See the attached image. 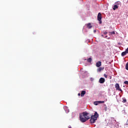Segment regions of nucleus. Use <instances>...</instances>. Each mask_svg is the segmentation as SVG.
<instances>
[{
  "mask_svg": "<svg viewBox=\"0 0 128 128\" xmlns=\"http://www.w3.org/2000/svg\"><path fill=\"white\" fill-rule=\"evenodd\" d=\"M82 116L84 118H86V120H90V124H94L96 122V121L98 120V118L99 115L98 114V112H96L94 114V115H92L91 116H90L88 114H90L88 113V112H83L82 113Z\"/></svg>",
  "mask_w": 128,
  "mask_h": 128,
  "instance_id": "1",
  "label": "nucleus"
},
{
  "mask_svg": "<svg viewBox=\"0 0 128 128\" xmlns=\"http://www.w3.org/2000/svg\"><path fill=\"white\" fill-rule=\"evenodd\" d=\"M80 118L81 122H86L88 120L86 118H84V116L82 114L80 115Z\"/></svg>",
  "mask_w": 128,
  "mask_h": 128,
  "instance_id": "2",
  "label": "nucleus"
},
{
  "mask_svg": "<svg viewBox=\"0 0 128 128\" xmlns=\"http://www.w3.org/2000/svg\"><path fill=\"white\" fill-rule=\"evenodd\" d=\"M115 88L116 90H120V92H122V90L120 88V84L118 83H116L115 84Z\"/></svg>",
  "mask_w": 128,
  "mask_h": 128,
  "instance_id": "3",
  "label": "nucleus"
},
{
  "mask_svg": "<svg viewBox=\"0 0 128 128\" xmlns=\"http://www.w3.org/2000/svg\"><path fill=\"white\" fill-rule=\"evenodd\" d=\"M116 122V120L114 118H110L109 120V124H114Z\"/></svg>",
  "mask_w": 128,
  "mask_h": 128,
  "instance_id": "4",
  "label": "nucleus"
},
{
  "mask_svg": "<svg viewBox=\"0 0 128 128\" xmlns=\"http://www.w3.org/2000/svg\"><path fill=\"white\" fill-rule=\"evenodd\" d=\"M104 82H106V80L104 79V78H101L99 80V82L100 84H104Z\"/></svg>",
  "mask_w": 128,
  "mask_h": 128,
  "instance_id": "5",
  "label": "nucleus"
},
{
  "mask_svg": "<svg viewBox=\"0 0 128 128\" xmlns=\"http://www.w3.org/2000/svg\"><path fill=\"white\" fill-rule=\"evenodd\" d=\"M98 21L102 20V14L100 12H99L98 15Z\"/></svg>",
  "mask_w": 128,
  "mask_h": 128,
  "instance_id": "6",
  "label": "nucleus"
},
{
  "mask_svg": "<svg viewBox=\"0 0 128 128\" xmlns=\"http://www.w3.org/2000/svg\"><path fill=\"white\" fill-rule=\"evenodd\" d=\"M96 66L97 68H100L102 66V62L98 61L96 63Z\"/></svg>",
  "mask_w": 128,
  "mask_h": 128,
  "instance_id": "7",
  "label": "nucleus"
},
{
  "mask_svg": "<svg viewBox=\"0 0 128 128\" xmlns=\"http://www.w3.org/2000/svg\"><path fill=\"white\" fill-rule=\"evenodd\" d=\"M102 70H104V68H102V67H100L97 69V72H102Z\"/></svg>",
  "mask_w": 128,
  "mask_h": 128,
  "instance_id": "8",
  "label": "nucleus"
},
{
  "mask_svg": "<svg viewBox=\"0 0 128 128\" xmlns=\"http://www.w3.org/2000/svg\"><path fill=\"white\" fill-rule=\"evenodd\" d=\"M88 28H92V24L88 23L87 24Z\"/></svg>",
  "mask_w": 128,
  "mask_h": 128,
  "instance_id": "9",
  "label": "nucleus"
},
{
  "mask_svg": "<svg viewBox=\"0 0 128 128\" xmlns=\"http://www.w3.org/2000/svg\"><path fill=\"white\" fill-rule=\"evenodd\" d=\"M86 92L84 90H82L81 92V96H84V94H86Z\"/></svg>",
  "mask_w": 128,
  "mask_h": 128,
  "instance_id": "10",
  "label": "nucleus"
},
{
  "mask_svg": "<svg viewBox=\"0 0 128 128\" xmlns=\"http://www.w3.org/2000/svg\"><path fill=\"white\" fill-rule=\"evenodd\" d=\"M116 8H118V5H114L113 8L114 10H116Z\"/></svg>",
  "mask_w": 128,
  "mask_h": 128,
  "instance_id": "11",
  "label": "nucleus"
},
{
  "mask_svg": "<svg viewBox=\"0 0 128 128\" xmlns=\"http://www.w3.org/2000/svg\"><path fill=\"white\" fill-rule=\"evenodd\" d=\"M92 59L91 58H90L88 59H87L88 62H92Z\"/></svg>",
  "mask_w": 128,
  "mask_h": 128,
  "instance_id": "12",
  "label": "nucleus"
},
{
  "mask_svg": "<svg viewBox=\"0 0 128 128\" xmlns=\"http://www.w3.org/2000/svg\"><path fill=\"white\" fill-rule=\"evenodd\" d=\"M127 54L128 53L126 51H124V52H122V56H126Z\"/></svg>",
  "mask_w": 128,
  "mask_h": 128,
  "instance_id": "13",
  "label": "nucleus"
},
{
  "mask_svg": "<svg viewBox=\"0 0 128 128\" xmlns=\"http://www.w3.org/2000/svg\"><path fill=\"white\" fill-rule=\"evenodd\" d=\"M98 101H96L94 102V104L95 106H98Z\"/></svg>",
  "mask_w": 128,
  "mask_h": 128,
  "instance_id": "14",
  "label": "nucleus"
},
{
  "mask_svg": "<svg viewBox=\"0 0 128 128\" xmlns=\"http://www.w3.org/2000/svg\"><path fill=\"white\" fill-rule=\"evenodd\" d=\"M122 102L124 103V102H126V98H122Z\"/></svg>",
  "mask_w": 128,
  "mask_h": 128,
  "instance_id": "15",
  "label": "nucleus"
},
{
  "mask_svg": "<svg viewBox=\"0 0 128 128\" xmlns=\"http://www.w3.org/2000/svg\"><path fill=\"white\" fill-rule=\"evenodd\" d=\"M98 104H104V101H98Z\"/></svg>",
  "mask_w": 128,
  "mask_h": 128,
  "instance_id": "16",
  "label": "nucleus"
},
{
  "mask_svg": "<svg viewBox=\"0 0 128 128\" xmlns=\"http://www.w3.org/2000/svg\"><path fill=\"white\" fill-rule=\"evenodd\" d=\"M110 34H116V32H114V31L110 32Z\"/></svg>",
  "mask_w": 128,
  "mask_h": 128,
  "instance_id": "17",
  "label": "nucleus"
},
{
  "mask_svg": "<svg viewBox=\"0 0 128 128\" xmlns=\"http://www.w3.org/2000/svg\"><path fill=\"white\" fill-rule=\"evenodd\" d=\"M126 68L127 70H128V64H126Z\"/></svg>",
  "mask_w": 128,
  "mask_h": 128,
  "instance_id": "18",
  "label": "nucleus"
},
{
  "mask_svg": "<svg viewBox=\"0 0 128 128\" xmlns=\"http://www.w3.org/2000/svg\"><path fill=\"white\" fill-rule=\"evenodd\" d=\"M104 76L106 78H108V75H106V74H104Z\"/></svg>",
  "mask_w": 128,
  "mask_h": 128,
  "instance_id": "19",
  "label": "nucleus"
},
{
  "mask_svg": "<svg viewBox=\"0 0 128 128\" xmlns=\"http://www.w3.org/2000/svg\"><path fill=\"white\" fill-rule=\"evenodd\" d=\"M124 84H128V81H125V82H124Z\"/></svg>",
  "mask_w": 128,
  "mask_h": 128,
  "instance_id": "20",
  "label": "nucleus"
},
{
  "mask_svg": "<svg viewBox=\"0 0 128 128\" xmlns=\"http://www.w3.org/2000/svg\"><path fill=\"white\" fill-rule=\"evenodd\" d=\"M125 52L128 54V48L126 50Z\"/></svg>",
  "mask_w": 128,
  "mask_h": 128,
  "instance_id": "21",
  "label": "nucleus"
},
{
  "mask_svg": "<svg viewBox=\"0 0 128 128\" xmlns=\"http://www.w3.org/2000/svg\"><path fill=\"white\" fill-rule=\"evenodd\" d=\"M104 34H108V32H104Z\"/></svg>",
  "mask_w": 128,
  "mask_h": 128,
  "instance_id": "22",
  "label": "nucleus"
},
{
  "mask_svg": "<svg viewBox=\"0 0 128 128\" xmlns=\"http://www.w3.org/2000/svg\"><path fill=\"white\" fill-rule=\"evenodd\" d=\"M78 96H80V93L78 94Z\"/></svg>",
  "mask_w": 128,
  "mask_h": 128,
  "instance_id": "23",
  "label": "nucleus"
},
{
  "mask_svg": "<svg viewBox=\"0 0 128 128\" xmlns=\"http://www.w3.org/2000/svg\"><path fill=\"white\" fill-rule=\"evenodd\" d=\"M126 124H127V126H128V120L126 122Z\"/></svg>",
  "mask_w": 128,
  "mask_h": 128,
  "instance_id": "24",
  "label": "nucleus"
},
{
  "mask_svg": "<svg viewBox=\"0 0 128 128\" xmlns=\"http://www.w3.org/2000/svg\"><path fill=\"white\" fill-rule=\"evenodd\" d=\"M99 22H100V24H102V20H100V21H99Z\"/></svg>",
  "mask_w": 128,
  "mask_h": 128,
  "instance_id": "25",
  "label": "nucleus"
},
{
  "mask_svg": "<svg viewBox=\"0 0 128 128\" xmlns=\"http://www.w3.org/2000/svg\"><path fill=\"white\" fill-rule=\"evenodd\" d=\"M96 30H94V32H96Z\"/></svg>",
  "mask_w": 128,
  "mask_h": 128,
  "instance_id": "26",
  "label": "nucleus"
},
{
  "mask_svg": "<svg viewBox=\"0 0 128 128\" xmlns=\"http://www.w3.org/2000/svg\"><path fill=\"white\" fill-rule=\"evenodd\" d=\"M110 80H112V76H110Z\"/></svg>",
  "mask_w": 128,
  "mask_h": 128,
  "instance_id": "27",
  "label": "nucleus"
},
{
  "mask_svg": "<svg viewBox=\"0 0 128 128\" xmlns=\"http://www.w3.org/2000/svg\"><path fill=\"white\" fill-rule=\"evenodd\" d=\"M101 36H104V35H102H102H101Z\"/></svg>",
  "mask_w": 128,
  "mask_h": 128,
  "instance_id": "28",
  "label": "nucleus"
},
{
  "mask_svg": "<svg viewBox=\"0 0 128 128\" xmlns=\"http://www.w3.org/2000/svg\"><path fill=\"white\" fill-rule=\"evenodd\" d=\"M106 38H108V36H106Z\"/></svg>",
  "mask_w": 128,
  "mask_h": 128,
  "instance_id": "29",
  "label": "nucleus"
},
{
  "mask_svg": "<svg viewBox=\"0 0 128 128\" xmlns=\"http://www.w3.org/2000/svg\"><path fill=\"white\" fill-rule=\"evenodd\" d=\"M72 128L70 127V128Z\"/></svg>",
  "mask_w": 128,
  "mask_h": 128,
  "instance_id": "30",
  "label": "nucleus"
}]
</instances>
